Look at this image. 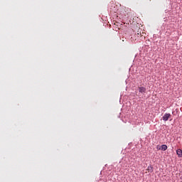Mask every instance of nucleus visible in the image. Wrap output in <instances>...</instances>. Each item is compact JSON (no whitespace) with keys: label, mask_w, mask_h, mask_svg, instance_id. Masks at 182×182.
I'll use <instances>...</instances> for the list:
<instances>
[{"label":"nucleus","mask_w":182,"mask_h":182,"mask_svg":"<svg viewBox=\"0 0 182 182\" xmlns=\"http://www.w3.org/2000/svg\"><path fill=\"white\" fill-rule=\"evenodd\" d=\"M171 117V114L168 113L164 114V115L162 117V119L164 122H167L168 119Z\"/></svg>","instance_id":"f257e3e1"},{"label":"nucleus","mask_w":182,"mask_h":182,"mask_svg":"<svg viewBox=\"0 0 182 182\" xmlns=\"http://www.w3.org/2000/svg\"><path fill=\"white\" fill-rule=\"evenodd\" d=\"M139 93H146V87H139Z\"/></svg>","instance_id":"f03ea898"},{"label":"nucleus","mask_w":182,"mask_h":182,"mask_svg":"<svg viewBox=\"0 0 182 182\" xmlns=\"http://www.w3.org/2000/svg\"><path fill=\"white\" fill-rule=\"evenodd\" d=\"M176 154L178 157H182V151L181 149H177L176 150Z\"/></svg>","instance_id":"7ed1b4c3"},{"label":"nucleus","mask_w":182,"mask_h":182,"mask_svg":"<svg viewBox=\"0 0 182 182\" xmlns=\"http://www.w3.org/2000/svg\"><path fill=\"white\" fill-rule=\"evenodd\" d=\"M161 150H162L163 151H166V150H167V145L166 144L161 145Z\"/></svg>","instance_id":"20e7f679"},{"label":"nucleus","mask_w":182,"mask_h":182,"mask_svg":"<svg viewBox=\"0 0 182 182\" xmlns=\"http://www.w3.org/2000/svg\"><path fill=\"white\" fill-rule=\"evenodd\" d=\"M146 171H149V173H151L153 171V167L148 166V168H146Z\"/></svg>","instance_id":"39448f33"},{"label":"nucleus","mask_w":182,"mask_h":182,"mask_svg":"<svg viewBox=\"0 0 182 182\" xmlns=\"http://www.w3.org/2000/svg\"><path fill=\"white\" fill-rule=\"evenodd\" d=\"M156 149H157V150H161V146H157Z\"/></svg>","instance_id":"423d86ee"}]
</instances>
